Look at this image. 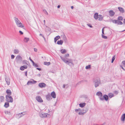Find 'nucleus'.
<instances>
[{
  "label": "nucleus",
  "instance_id": "obj_1",
  "mask_svg": "<svg viewBox=\"0 0 125 125\" xmlns=\"http://www.w3.org/2000/svg\"><path fill=\"white\" fill-rule=\"evenodd\" d=\"M69 54L67 53L65 54L64 57H62L60 56V58L62 61L67 64L70 66H73L74 64L73 60L67 57H69Z\"/></svg>",
  "mask_w": 125,
  "mask_h": 125
},
{
  "label": "nucleus",
  "instance_id": "obj_12",
  "mask_svg": "<svg viewBox=\"0 0 125 125\" xmlns=\"http://www.w3.org/2000/svg\"><path fill=\"white\" fill-rule=\"evenodd\" d=\"M108 99L109 98L108 95L106 94H105L103 96V98H102V99L103 100V101L105 100L106 101H107Z\"/></svg>",
  "mask_w": 125,
  "mask_h": 125
},
{
  "label": "nucleus",
  "instance_id": "obj_56",
  "mask_svg": "<svg viewBox=\"0 0 125 125\" xmlns=\"http://www.w3.org/2000/svg\"><path fill=\"white\" fill-rule=\"evenodd\" d=\"M40 35L42 36L43 38L45 39V37L44 36V35L41 34H40Z\"/></svg>",
  "mask_w": 125,
  "mask_h": 125
},
{
  "label": "nucleus",
  "instance_id": "obj_57",
  "mask_svg": "<svg viewBox=\"0 0 125 125\" xmlns=\"http://www.w3.org/2000/svg\"><path fill=\"white\" fill-rule=\"evenodd\" d=\"M36 69L38 70H39V71H40L41 70V69L40 68H36Z\"/></svg>",
  "mask_w": 125,
  "mask_h": 125
},
{
  "label": "nucleus",
  "instance_id": "obj_10",
  "mask_svg": "<svg viewBox=\"0 0 125 125\" xmlns=\"http://www.w3.org/2000/svg\"><path fill=\"white\" fill-rule=\"evenodd\" d=\"M46 99L48 101H50L52 99L51 95L50 94H48L46 96Z\"/></svg>",
  "mask_w": 125,
  "mask_h": 125
},
{
  "label": "nucleus",
  "instance_id": "obj_46",
  "mask_svg": "<svg viewBox=\"0 0 125 125\" xmlns=\"http://www.w3.org/2000/svg\"><path fill=\"white\" fill-rule=\"evenodd\" d=\"M14 19L15 20V22H16V21H19V20H18V18H16L15 17H14Z\"/></svg>",
  "mask_w": 125,
  "mask_h": 125
},
{
  "label": "nucleus",
  "instance_id": "obj_14",
  "mask_svg": "<svg viewBox=\"0 0 125 125\" xmlns=\"http://www.w3.org/2000/svg\"><path fill=\"white\" fill-rule=\"evenodd\" d=\"M5 80L6 82V83L8 85H9L10 83V79L8 77L5 78Z\"/></svg>",
  "mask_w": 125,
  "mask_h": 125
},
{
  "label": "nucleus",
  "instance_id": "obj_27",
  "mask_svg": "<svg viewBox=\"0 0 125 125\" xmlns=\"http://www.w3.org/2000/svg\"><path fill=\"white\" fill-rule=\"evenodd\" d=\"M4 99V97L3 96H0V101L1 102H3Z\"/></svg>",
  "mask_w": 125,
  "mask_h": 125
},
{
  "label": "nucleus",
  "instance_id": "obj_42",
  "mask_svg": "<svg viewBox=\"0 0 125 125\" xmlns=\"http://www.w3.org/2000/svg\"><path fill=\"white\" fill-rule=\"evenodd\" d=\"M103 94L102 95H101L100 96H99V98L100 99V100L103 101V100H102V99L103 98Z\"/></svg>",
  "mask_w": 125,
  "mask_h": 125
},
{
  "label": "nucleus",
  "instance_id": "obj_13",
  "mask_svg": "<svg viewBox=\"0 0 125 125\" xmlns=\"http://www.w3.org/2000/svg\"><path fill=\"white\" fill-rule=\"evenodd\" d=\"M15 22L16 24L17 25L18 27H24V26H22L21 25V23L20 22V21H16Z\"/></svg>",
  "mask_w": 125,
  "mask_h": 125
},
{
  "label": "nucleus",
  "instance_id": "obj_44",
  "mask_svg": "<svg viewBox=\"0 0 125 125\" xmlns=\"http://www.w3.org/2000/svg\"><path fill=\"white\" fill-rule=\"evenodd\" d=\"M102 37L103 38L105 39H107V37L106 36H104L103 34H102Z\"/></svg>",
  "mask_w": 125,
  "mask_h": 125
},
{
  "label": "nucleus",
  "instance_id": "obj_36",
  "mask_svg": "<svg viewBox=\"0 0 125 125\" xmlns=\"http://www.w3.org/2000/svg\"><path fill=\"white\" fill-rule=\"evenodd\" d=\"M123 18L122 16H119L117 18V20L119 21H122L123 20Z\"/></svg>",
  "mask_w": 125,
  "mask_h": 125
},
{
  "label": "nucleus",
  "instance_id": "obj_25",
  "mask_svg": "<svg viewBox=\"0 0 125 125\" xmlns=\"http://www.w3.org/2000/svg\"><path fill=\"white\" fill-rule=\"evenodd\" d=\"M63 43V41L62 40H60L59 41H58L57 42V44L58 45H62Z\"/></svg>",
  "mask_w": 125,
  "mask_h": 125
},
{
  "label": "nucleus",
  "instance_id": "obj_31",
  "mask_svg": "<svg viewBox=\"0 0 125 125\" xmlns=\"http://www.w3.org/2000/svg\"><path fill=\"white\" fill-rule=\"evenodd\" d=\"M28 63H29V62L26 60H23L22 61V63L23 64H26L27 65H28Z\"/></svg>",
  "mask_w": 125,
  "mask_h": 125
},
{
  "label": "nucleus",
  "instance_id": "obj_26",
  "mask_svg": "<svg viewBox=\"0 0 125 125\" xmlns=\"http://www.w3.org/2000/svg\"><path fill=\"white\" fill-rule=\"evenodd\" d=\"M66 52H66V50L65 49H62L61 50V52L62 54H64L65 53H66Z\"/></svg>",
  "mask_w": 125,
  "mask_h": 125
},
{
  "label": "nucleus",
  "instance_id": "obj_34",
  "mask_svg": "<svg viewBox=\"0 0 125 125\" xmlns=\"http://www.w3.org/2000/svg\"><path fill=\"white\" fill-rule=\"evenodd\" d=\"M117 22L116 23L119 25H122L123 24V22L122 21L118 20H117Z\"/></svg>",
  "mask_w": 125,
  "mask_h": 125
},
{
  "label": "nucleus",
  "instance_id": "obj_45",
  "mask_svg": "<svg viewBox=\"0 0 125 125\" xmlns=\"http://www.w3.org/2000/svg\"><path fill=\"white\" fill-rule=\"evenodd\" d=\"M33 66H34L35 67H39L38 65H37V64H36L34 62V64L33 63Z\"/></svg>",
  "mask_w": 125,
  "mask_h": 125
},
{
  "label": "nucleus",
  "instance_id": "obj_35",
  "mask_svg": "<svg viewBox=\"0 0 125 125\" xmlns=\"http://www.w3.org/2000/svg\"><path fill=\"white\" fill-rule=\"evenodd\" d=\"M63 39L64 41L65 42H66L67 41V39L65 35H64L63 36Z\"/></svg>",
  "mask_w": 125,
  "mask_h": 125
},
{
  "label": "nucleus",
  "instance_id": "obj_38",
  "mask_svg": "<svg viewBox=\"0 0 125 125\" xmlns=\"http://www.w3.org/2000/svg\"><path fill=\"white\" fill-rule=\"evenodd\" d=\"M51 64V63L50 62H44V64L45 65H50Z\"/></svg>",
  "mask_w": 125,
  "mask_h": 125
},
{
  "label": "nucleus",
  "instance_id": "obj_43",
  "mask_svg": "<svg viewBox=\"0 0 125 125\" xmlns=\"http://www.w3.org/2000/svg\"><path fill=\"white\" fill-rule=\"evenodd\" d=\"M115 59V56H114L112 58V61H111L112 63H113V62Z\"/></svg>",
  "mask_w": 125,
  "mask_h": 125
},
{
  "label": "nucleus",
  "instance_id": "obj_11",
  "mask_svg": "<svg viewBox=\"0 0 125 125\" xmlns=\"http://www.w3.org/2000/svg\"><path fill=\"white\" fill-rule=\"evenodd\" d=\"M28 68V66L26 65H24L23 66H21L20 68V69L21 71H23L24 69H27Z\"/></svg>",
  "mask_w": 125,
  "mask_h": 125
},
{
  "label": "nucleus",
  "instance_id": "obj_55",
  "mask_svg": "<svg viewBox=\"0 0 125 125\" xmlns=\"http://www.w3.org/2000/svg\"><path fill=\"white\" fill-rule=\"evenodd\" d=\"M27 71H26L25 72V75L26 76H27Z\"/></svg>",
  "mask_w": 125,
  "mask_h": 125
},
{
  "label": "nucleus",
  "instance_id": "obj_51",
  "mask_svg": "<svg viewBox=\"0 0 125 125\" xmlns=\"http://www.w3.org/2000/svg\"><path fill=\"white\" fill-rule=\"evenodd\" d=\"M104 28H103L102 29V34H104Z\"/></svg>",
  "mask_w": 125,
  "mask_h": 125
},
{
  "label": "nucleus",
  "instance_id": "obj_41",
  "mask_svg": "<svg viewBox=\"0 0 125 125\" xmlns=\"http://www.w3.org/2000/svg\"><path fill=\"white\" fill-rule=\"evenodd\" d=\"M117 20H112V22L114 23H117Z\"/></svg>",
  "mask_w": 125,
  "mask_h": 125
},
{
  "label": "nucleus",
  "instance_id": "obj_62",
  "mask_svg": "<svg viewBox=\"0 0 125 125\" xmlns=\"http://www.w3.org/2000/svg\"><path fill=\"white\" fill-rule=\"evenodd\" d=\"M65 84H64L63 85V88H64L65 87Z\"/></svg>",
  "mask_w": 125,
  "mask_h": 125
},
{
  "label": "nucleus",
  "instance_id": "obj_52",
  "mask_svg": "<svg viewBox=\"0 0 125 125\" xmlns=\"http://www.w3.org/2000/svg\"><path fill=\"white\" fill-rule=\"evenodd\" d=\"M19 32L21 35H22L23 34V33L21 31H19Z\"/></svg>",
  "mask_w": 125,
  "mask_h": 125
},
{
  "label": "nucleus",
  "instance_id": "obj_5",
  "mask_svg": "<svg viewBox=\"0 0 125 125\" xmlns=\"http://www.w3.org/2000/svg\"><path fill=\"white\" fill-rule=\"evenodd\" d=\"M36 99L38 102L40 103H42L43 101L41 97L39 96H36Z\"/></svg>",
  "mask_w": 125,
  "mask_h": 125
},
{
  "label": "nucleus",
  "instance_id": "obj_24",
  "mask_svg": "<svg viewBox=\"0 0 125 125\" xmlns=\"http://www.w3.org/2000/svg\"><path fill=\"white\" fill-rule=\"evenodd\" d=\"M60 38V37L58 35L56 36L54 38V42L55 43H56V41L58 40Z\"/></svg>",
  "mask_w": 125,
  "mask_h": 125
},
{
  "label": "nucleus",
  "instance_id": "obj_40",
  "mask_svg": "<svg viewBox=\"0 0 125 125\" xmlns=\"http://www.w3.org/2000/svg\"><path fill=\"white\" fill-rule=\"evenodd\" d=\"M91 68V65H89L88 66H87L85 67V69H90Z\"/></svg>",
  "mask_w": 125,
  "mask_h": 125
},
{
  "label": "nucleus",
  "instance_id": "obj_39",
  "mask_svg": "<svg viewBox=\"0 0 125 125\" xmlns=\"http://www.w3.org/2000/svg\"><path fill=\"white\" fill-rule=\"evenodd\" d=\"M4 113L6 115L8 114L9 115H10L11 114L10 111H4Z\"/></svg>",
  "mask_w": 125,
  "mask_h": 125
},
{
  "label": "nucleus",
  "instance_id": "obj_3",
  "mask_svg": "<svg viewBox=\"0 0 125 125\" xmlns=\"http://www.w3.org/2000/svg\"><path fill=\"white\" fill-rule=\"evenodd\" d=\"M22 61V58L20 55H17L16 58V61L18 63H20Z\"/></svg>",
  "mask_w": 125,
  "mask_h": 125
},
{
  "label": "nucleus",
  "instance_id": "obj_32",
  "mask_svg": "<svg viewBox=\"0 0 125 125\" xmlns=\"http://www.w3.org/2000/svg\"><path fill=\"white\" fill-rule=\"evenodd\" d=\"M108 97L110 98H111L114 96V94L112 93H109L108 94Z\"/></svg>",
  "mask_w": 125,
  "mask_h": 125
},
{
  "label": "nucleus",
  "instance_id": "obj_50",
  "mask_svg": "<svg viewBox=\"0 0 125 125\" xmlns=\"http://www.w3.org/2000/svg\"><path fill=\"white\" fill-rule=\"evenodd\" d=\"M15 57V56L14 55H11V59H13Z\"/></svg>",
  "mask_w": 125,
  "mask_h": 125
},
{
  "label": "nucleus",
  "instance_id": "obj_29",
  "mask_svg": "<svg viewBox=\"0 0 125 125\" xmlns=\"http://www.w3.org/2000/svg\"><path fill=\"white\" fill-rule=\"evenodd\" d=\"M86 104L85 103H81L79 104L80 106L81 107H83Z\"/></svg>",
  "mask_w": 125,
  "mask_h": 125
},
{
  "label": "nucleus",
  "instance_id": "obj_2",
  "mask_svg": "<svg viewBox=\"0 0 125 125\" xmlns=\"http://www.w3.org/2000/svg\"><path fill=\"white\" fill-rule=\"evenodd\" d=\"M6 100L8 102L12 103L13 102V99L12 97L10 95H6Z\"/></svg>",
  "mask_w": 125,
  "mask_h": 125
},
{
  "label": "nucleus",
  "instance_id": "obj_30",
  "mask_svg": "<svg viewBox=\"0 0 125 125\" xmlns=\"http://www.w3.org/2000/svg\"><path fill=\"white\" fill-rule=\"evenodd\" d=\"M29 40V38L25 37L24 39V41L25 42H27Z\"/></svg>",
  "mask_w": 125,
  "mask_h": 125
},
{
  "label": "nucleus",
  "instance_id": "obj_48",
  "mask_svg": "<svg viewBox=\"0 0 125 125\" xmlns=\"http://www.w3.org/2000/svg\"><path fill=\"white\" fill-rule=\"evenodd\" d=\"M122 63L123 64V65L125 68V61H123L122 62Z\"/></svg>",
  "mask_w": 125,
  "mask_h": 125
},
{
  "label": "nucleus",
  "instance_id": "obj_21",
  "mask_svg": "<svg viewBox=\"0 0 125 125\" xmlns=\"http://www.w3.org/2000/svg\"><path fill=\"white\" fill-rule=\"evenodd\" d=\"M9 102H6L5 103L4 106L6 108H7L9 106Z\"/></svg>",
  "mask_w": 125,
  "mask_h": 125
},
{
  "label": "nucleus",
  "instance_id": "obj_19",
  "mask_svg": "<svg viewBox=\"0 0 125 125\" xmlns=\"http://www.w3.org/2000/svg\"><path fill=\"white\" fill-rule=\"evenodd\" d=\"M98 13H96L94 15V18L95 20H97L98 19Z\"/></svg>",
  "mask_w": 125,
  "mask_h": 125
},
{
  "label": "nucleus",
  "instance_id": "obj_17",
  "mask_svg": "<svg viewBox=\"0 0 125 125\" xmlns=\"http://www.w3.org/2000/svg\"><path fill=\"white\" fill-rule=\"evenodd\" d=\"M6 93L7 94V95H10L12 94V92L11 90L9 89H7L6 91Z\"/></svg>",
  "mask_w": 125,
  "mask_h": 125
},
{
  "label": "nucleus",
  "instance_id": "obj_61",
  "mask_svg": "<svg viewBox=\"0 0 125 125\" xmlns=\"http://www.w3.org/2000/svg\"><path fill=\"white\" fill-rule=\"evenodd\" d=\"M41 75L39 73L37 75V76H40Z\"/></svg>",
  "mask_w": 125,
  "mask_h": 125
},
{
  "label": "nucleus",
  "instance_id": "obj_22",
  "mask_svg": "<svg viewBox=\"0 0 125 125\" xmlns=\"http://www.w3.org/2000/svg\"><path fill=\"white\" fill-rule=\"evenodd\" d=\"M118 9L119 10L121 13H123L124 12V9L121 7H119Z\"/></svg>",
  "mask_w": 125,
  "mask_h": 125
},
{
  "label": "nucleus",
  "instance_id": "obj_9",
  "mask_svg": "<svg viewBox=\"0 0 125 125\" xmlns=\"http://www.w3.org/2000/svg\"><path fill=\"white\" fill-rule=\"evenodd\" d=\"M84 110L85 111V112H79L78 113V114L79 115H83L84 114H85V113H86V112L88 111V109L87 108H86Z\"/></svg>",
  "mask_w": 125,
  "mask_h": 125
},
{
  "label": "nucleus",
  "instance_id": "obj_20",
  "mask_svg": "<svg viewBox=\"0 0 125 125\" xmlns=\"http://www.w3.org/2000/svg\"><path fill=\"white\" fill-rule=\"evenodd\" d=\"M125 119V114H124L122 116L121 120L122 121H124Z\"/></svg>",
  "mask_w": 125,
  "mask_h": 125
},
{
  "label": "nucleus",
  "instance_id": "obj_18",
  "mask_svg": "<svg viewBox=\"0 0 125 125\" xmlns=\"http://www.w3.org/2000/svg\"><path fill=\"white\" fill-rule=\"evenodd\" d=\"M103 17L101 15H99L98 16V20L99 21H102L103 19Z\"/></svg>",
  "mask_w": 125,
  "mask_h": 125
},
{
  "label": "nucleus",
  "instance_id": "obj_23",
  "mask_svg": "<svg viewBox=\"0 0 125 125\" xmlns=\"http://www.w3.org/2000/svg\"><path fill=\"white\" fill-rule=\"evenodd\" d=\"M26 113V112H22L20 113H19V114H17V115H18V116L19 115H20L21 114L22 115H21L20 116V117H21L22 116H23L24 115H25Z\"/></svg>",
  "mask_w": 125,
  "mask_h": 125
},
{
  "label": "nucleus",
  "instance_id": "obj_6",
  "mask_svg": "<svg viewBox=\"0 0 125 125\" xmlns=\"http://www.w3.org/2000/svg\"><path fill=\"white\" fill-rule=\"evenodd\" d=\"M48 114L47 113H41L39 114L40 116L42 118L46 117Z\"/></svg>",
  "mask_w": 125,
  "mask_h": 125
},
{
  "label": "nucleus",
  "instance_id": "obj_60",
  "mask_svg": "<svg viewBox=\"0 0 125 125\" xmlns=\"http://www.w3.org/2000/svg\"><path fill=\"white\" fill-rule=\"evenodd\" d=\"M123 23L124 24H125V19H124Z\"/></svg>",
  "mask_w": 125,
  "mask_h": 125
},
{
  "label": "nucleus",
  "instance_id": "obj_28",
  "mask_svg": "<svg viewBox=\"0 0 125 125\" xmlns=\"http://www.w3.org/2000/svg\"><path fill=\"white\" fill-rule=\"evenodd\" d=\"M84 110V109H83L81 110L79 108L78 109H76L75 110V112H77L78 111H80V112H83Z\"/></svg>",
  "mask_w": 125,
  "mask_h": 125
},
{
  "label": "nucleus",
  "instance_id": "obj_16",
  "mask_svg": "<svg viewBox=\"0 0 125 125\" xmlns=\"http://www.w3.org/2000/svg\"><path fill=\"white\" fill-rule=\"evenodd\" d=\"M109 13L110 16L112 17L115 14V13L113 10L109 11Z\"/></svg>",
  "mask_w": 125,
  "mask_h": 125
},
{
  "label": "nucleus",
  "instance_id": "obj_33",
  "mask_svg": "<svg viewBox=\"0 0 125 125\" xmlns=\"http://www.w3.org/2000/svg\"><path fill=\"white\" fill-rule=\"evenodd\" d=\"M102 93L100 91H99L96 93V95L98 96H100L101 94L102 95Z\"/></svg>",
  "mask_w": 125,
  "mask_h": 125
},
{
  "label": "nucleus",
  "instance_id": "obj_58",
  "mask_svg": "<svg viewBox=\"0 0 125 125\" xmlns=\"http://www.w3.org/2000/svg\"><path fill=\"white\" fill-rule=\"evenodd\" d=\"M34 50L35 52H37V49L35 48H34Z\"/></svg>",
  "mask_w": 125,
  "mask_h": 125
},
{
  "label": "nucleus",
  "instance_id": "obj_59",
  "mask_svg": "<svg viewBox=\"0 0 125 125\" xmlns=\"http://www.w3.org/2000/svg\"><path fill=\"white\" fill-rule=\"evenodd\" d=\"M61 6L60 5H58L57 6V8H59Z\"/></svg>",
  "mask_w": 125,
  "mask_h": 125
},
{
  "label": "nucleus",
  "instance_id": "obj_8",
  "mask_svg": "<svg viewBox=\"0 0 125 125\" xmlns=\"http://www.w3.org/2000/svg\"><path fill=\"white\" fill-rule=\"evenodd\" d=\"M38 86L41 88H44L46 87V85L43 83H40L39 84Z\"/></svg>",
  "mask_w": 125,
  "mask_h": 125
},
{
  "label": "nucleus",
  "instance_id": "obj_7",
  "mask_svg": "<svg viewBox=\"0 0 125 125\" xmlns=\"http://www.w3.org/2000/svg\"><path fill=\"white\" fill-rule=\"evenodd\" d=\"M36 82L37 81L34 80L33 79H31V81H29L28 82L27 84L28 85L30 84H33L36 83Z\"/></svg>",
  "mask_w": 125,
  "mask_h": 125
},
{
  "label": "nucleus",
  "instance_id": "obj_53",
  "mask_svg": "<svg viewBox=\"0 0 125 125\" xmlns=\"http://www.w3.org/2000/svg\"><path fill=\"white\" fill-rule=\"evenodd\" d=\"M114 93H115L116 94H117L118 93V92L117 91H115L114 92Z\"/></svg>",
  "mask_w": 125,
  "mask_h": 125
},
{
  "label": "nucleus",
  "instance_id": "obj_15",
  "mask_svg": "<svg viewBox=\"0 0 125 125\" xmlns=\"http://www.w3.org/2000/svg\"><path fill=\"white\" fill-rule=\"evenodd\" d=\"M51 96L52 97L54 98H55L56 97V94L54 91H53L51 93Z\"/></svg>",
  "mask_w": 125,
  "mask_h": 125
},
{
  "label": "nucleus",
  "instance_id": "obj_54",
  "mask_svg": "<svg viewBox=\"0 0 125 125\" xmlns=\"http://www.w3.org/2000/svg\"><path fill=\"white\" fill-rule=\"evenodd\" d=\"M43 11H45V12H46V13H45V14H47V15H48V12H47V11H46V10H43Z\"/></svg>",
  "mask_w": 125,
  "mask_h": 125
},
{
  "label": "nucleus",
  "instance_id": "obj_4",
  "mask_svg": "<svg viewBox=\"0 0 125 125\" xmlns=\"http://www.w3.org/2000/svg\"><path fill=\"white\" fill-rule=\"evenodd\" d=\"M94 82L96 88L98 86L99 84L100 83V80L97 79L95 80Z\"/></svg>",
  "mask_w": 125,
  "mask_h": 125
},
{
  "label": "nucleus",
  "instance_id": "obj_37",
  "mask_svg": "<svg viewBox=\"0 0 125 125\" xmlns=\"http://www.w3.org/2000/svg\"><path fill=\"white\" fill-rule=\"evenodd\" d=\"M14 53L16 54H17L19 53V51L18 49H15L14 50Z\"/></svg>",
  "mask_w": 125,
  "mask_h": 125
},
{
  "label": "nucleus",
  "instance_id": "obj_63",
  "mask_svg": "<svg viewBox=\"0 0 125 125\" xmlns=\"http://www.w3.org/2000/svg\"><path fill=\"white\" fill-rule=\"evenodd\" d=\"M81 83V82H79L77 83V84H79Z\"/></svg>",
  "mask_w": 125,
  "mask_h": 125
},
{
  "label": "nucleus",
  "instance_id": "obj_47",
  "mask_svg": "<svg viewBox=\"0 0 125 125\" xmlns=\"http://www.w3.org/2000/svg\"><path fill=\"white\" fill-rule=\"evenodd\" d=\"M30 60L32 62V63L34 64V62L31 59V57H30L29 58Z\"/></svg>",
  "mask_w": 125,
  "mask_h": 125
},
{
  "label": "nucleus",
  "instance_id": "obj_64",
  "mask_svg": "<svg viewBox=\"0 0 125 125\" xmlns=\"http://www.w3.org/2000/svg\"><path fill=\"white\" fill-rule=\"evenodd\" d=\"M73 6H72L71 7V8L72 9H73Z\"/></svg>",
  "mask_w": 125,
  "mask_h": 125
},
{
  "label": "nucleus",
  "instance_id": "obj_49",
  "mask_svg": "<svg viewBox=\"0 0 125 125\" xmlns=\"http://www.w3.org/2000/svg\"><path fill=\"white\" fill-rule=\"evenodd\" d=\"M87 25L90 28H92L93 27L90 24H87Z\"/></svg>",
  "mask_w": 125,
  "mask_h": 125
}]
</instances>
